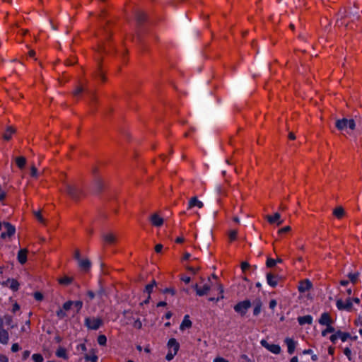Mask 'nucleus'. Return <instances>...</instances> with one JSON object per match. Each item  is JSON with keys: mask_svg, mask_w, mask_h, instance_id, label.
I'll use <instances>...</instances> for the list:
<instances>
[{"mask_svg": "<svg viewBox=\"0 0 362 362\" xmlns=\"http://www.w3.org/2000/svg\"><path fill=\"white\" fill-rule=\"evenodd\" d=\"M105 16H106V12L105 11H103L100 15V18L101 20L105 21L106 25L103 28V31L105 33L104 34H105V37L106 42H103L102 45H100L99 46L98 52L100 54V53H109L110 51L117 52L115 49V47L109 42V37L110 36V30L108 28L109 24H110V21H108V20L106 21Z\"/></svg>", "mask_w": 362, "mask_h": 362, "instance_id": "obj_1", "label": "nucleus"}, {"mask_svg": "<svg viewBox=\"0 0 362 362\" xmlns=\"http://www.w3.org/2000/svg\"><path fill=\"white\" fill-rule=\"evenodd\" d=\"M336 127L341 131L346 130L349 128L351 130H354L356 127L355 121L353 119H347L346 118L338 119L336 121Z\"/></svg>", "mask_w": 362, "mask_h": 362, "instance_id": "obj_2", "label": "nucleus"}, {"mask_svg": "<svg viewBox=\"0 0 362 362\" xmlns=\"http://www.w3.org/2000/svg\"><path fill=\"white\" fill-rule=\"evenodd\" d=\"M103 321L98 317H86L84 320V325L89 329L97 330L102 326Z\"/></svg>", "mask_w": 362, "mask_h": 362, "instance_id": "obj_3", "label": "nucleus"}, {"mask_svg": "<svg viewBox=\"0 0 362 362\" xmlns=\"http://www.w3.org/2000/svg\"><path fill=\"white\" fill-rule=\"evenodd\" d=\"M66 192L75 200L78 199L83 194L82 190L78 187L69 184L66 185Z\"/></svg>", "mask_w": 362, "mask_h": 362, "instance_id": "obj_4", "label": "nucleus"}, {"mask_svg": "<svg viewBox=\"0 0 362 362\" xmlns=\"http://www.w3.org/2000/svg\"><path fill=\"white\" fill-rule=\"evenodd\" d=\"M83 93H86L88 95L91 100H94L93 93L89 89L84 88L82 85L77 86L73 91L72 94L74 98L78 99Z\"/></svg>", "mask_w": 362, "mask_h": 362, "instance_id": "obj_5", "label": "nucleus"}, {"mask_svg": "<svg viewBox=\"0 0 362 362\" xmlns=\"http://www.w3.org/2000/svg\"><path fill=\"white\" fill-rule=\"evenodd\" d=\"M337 308L340 310L351 311L353 308V303L351 298H347L345 301L339 299L336 303Z\"/></svg>", "mask_w": 362, "mask_h": 362, "instance_id": "obj_6", "label": "nucleus"}, {"mask_svg": "<svg viewBox=\"0 0 362 362\" xmlns=\"http://www.w3.org/2000/svg\"><path fill=\"white\" fill-rule=\"evenodd\" d=\"M251 306V303L248 300H245L241 302H239L234 306V310L235 312L240 313L242 315H244L248 308Z\"/></svg>", "mask_w": 362, "mask_h": 362, "instance_id": "obj_7", "label": "nucleus"}, {"mask_svg": "<svg viewBox=\"0 0 362 362\" xmlns=\"http://www.w3.org/2000/svg\"><path fill=\"white\" fill-rule=\"evenodd\" d=\"M4 231L1 233V238L3 239H5L6 238H10L13 235H14L16 229L13 226H12L11 223L5 222L4 223Z\"/></svg>", "mask_w": 362, "mask_h": 362, "instance_id": "obj_8", "label": "nucleus"}, {"mask_svg": "<svg viewBox=\"0 0 362 362\" xmlns=\"http://www.w3.org/2000/svg\"><path fill=\"white\" fill-rule=\"evenodd\" d=\"M261 345L267 349L268 351H271L273 354H279L281 352V347L279 345L269 344L266 340L262 339L260 341Z\"/></svg>", "mask_w": 362, "mask_h": 362, "instance_id": "obj_9", "label": "nucleus"}, {"mask_svg": "<svg viewBox=\"0 0 362 362\" xmlns=\"http://www.w3.org/2000/svg\"><path fill=\"white\" fill-rule=\"evenodd\" d=\"M9 340V334L7 330L4 328L3 319L0 317V343L7 344Z\"/></svg>", "mask_w": 362, "mask_h": 362, "instance_id": "obj_10", "label": "nucleus"}, {"mask_svg": "<svg viewBox=\"0 0 362 362\" xmlns=\"http://www.w3.org/2000/svg\"><path fill=\"white\" fill-rule=\"evenodd\" d=\"M318 322L321 325L325 326L331 325L333 323V320L328 313H322Z\"/></svg>", "mask_w": 362, "mask_h": 362, "instance_id": "obj_11", "label": "nucleus"}, {"mask_svg": "<svg viewBox=\"0 0 362 362\" xmlns=\"http://www.w3.org/2000/svg\"><path fill=\"white\" fill-rule=\"evenodd\" d=\"M279 280H280V278L279 277L278 275H275L272 273H268L267 274V284L273 288H274L277 286Z\"/></svg>", "mask_w": 362, "mask_h": 362, "instance_id": "obj_12", "label": "nucleus"}, {"mask_svg": "<svg viewBox=\"0 0 362 362\" xmlns=\"http://www.w3.org/2000/svg\"><path fill=\"white\" fill-rule=\"evenodd\" d=\"M281 215L279 213L276 212L273 216L267 215V219L268 222L271 224L276 223L277 226H280L282 224L283 221L280 220Z\"/></svg>", "mask_w": 362, "mask_h": 362, "instance_id": "obj_13", "label": "nucleus"}, {"mask_svg": "<svg viewBox=\"0 0 362 362\" xmlns=\"http://www.w3.org/2000/svg\"><path fill=\"white\" fill-rule=\"evenodd\" d=\"M203 203L201 201H199L197 197H193L189 201L187 209H191L195 206L201 209L203 207Z\"/></svg>", "mask_w": 362, "mask_h": 362, "instance_id": "obj_14", "label": "nucleus"}, {"mask_svg": "<svg viewBox=\"0 0 362 362\" xmlns=\"http://www.w3.org/2000/svg\"><path fill=\"white\" fill-rule=\"evenodd\" d=\"M284 342L287 345L288 353L289 354H293L297 344L296 341L291 338H286Z\"/></svg>", "mask_w": 362, "mask_h": 362, "instance_id": "obj_15", "label": "nucleus"}, {"mask_svg": "<svg viewBox=\"0 0 362 362\" xmlns=\"http://www.w3.org/2000/svg\"><path fill=\"white\" fill-rule=\"evenodd\" d=\"M312 286V284L308 280H304L300 282L298 286V291L300 293H305L308 291Z\"/></svg>", "mask_w": 362, "mask_h": 362, "instance_id": "obj_16", "label": "nucleus"}, {"mask_svg": "<svg viewBox=\"0 0 362 362\" xmlns=\"http://www.w3.org/2000/svg\"><path fill=\"white\" fill-rule=\"evenodd\" d=\"M192 321L189 320V317L188 315H186L185 317H184V319L180 326V329L181 331H184L185 329H189L192 327Z\"/></svg>", "mask_w": 362, "mask_h": 362, "instance_id": "obj_17", "label": "nucleus"}, {"mask_svg": "<svg viewBox=\"0 0 362 362\" xmlns=\"http://www.w3.org/2000/svg\"><path fill=\"white\" fill-rule=\"evenodd\" d=\"M27 254H28V250L26 249H21L18 251L17 258H18V261L21 264H23L26 262Z\"/></svg>", "mask_w": 362, "mask_h": 362, "instance_id": "obj_18", "label": "nucleus"}, {"mask_svg": "<svg viewBox=\"0 0 362 362\" xmlns=\"http://www.w3.org/2000/svg\"><path fill=\"white\" fill-rule=\"evenodd\" d=\"M151 221L153 226L157 227L161 226L163 223V219L156 214L151 216Z\"/></svg>", "mask_w": 362, "mask_h": 362, "instance_id": "obj_19", "label": "nucleus"}, {"mask_svg": "<svg viewBox=\"0 0 362 362\" xmlns=\"http://www.w3.org/2000/svg\"><path fill=\"white\" fill-rule=\"evenodd\" d=\"M298 322L300 325H303L305 324L311 325L313 322V317L309 315L302 316V317H298Z\"/></svg>", "mask_w": 362, "mask_h": 362, "instance_id": "obj_20", "label": "nucleus"}, {"mask_svg": "<svg viewBox=\"0 0 362 362\" xmlns=\"http://www.w3.org/2000/svg\"><path fill=\"white\" fill-rule=\"evenodd\" d=\"M78 264H79L80 268L85 272L88 271L91 266V263H90V260H88V259H80L78 261Z\"/></svg>", "mask_w": 362, "mask_h": 362, "instance_id": "obj_21", "label": "nucleus"}, {"mask_svg": "<svg viewBox=\"0 0 362 362\" xmlns=\"http://www.w3.org/2000/svg\"><path fill=\"white\" fill-rule=\"evenodd\" d=\"M103 238L104 242L109 245H113L116 243V237L112 233L103 235Z\"/></svg>", "mask_w": 362, "mask_h": 362, "instance_id": "obj_22", "label": "nucleus"}, {"mask_svg": "<svg viewBox=\"0 0 362 362\" xmlns=\"http://www.w3.org/2000/svg\"><path fill=\"white\" fill-rule=\"evenodd\" d=\"M168 346L170 349H173L175 354H177L180 347L179 343L175 339L172 338L168 341Z\"/></svg>", "mask_w": 362, "mask_h": 362, "instance_id": "obj_23", "label": "nucleus"}, {"mask_svg": "<svg viewBox=\"0 0 362 362\" xmlns=\"http://www.w3.org/2000/svg\"><path fill=\"white\" fill-rule=\"evenodd\" d=\"M16 130L12 127H8L6 130L3 134V138L6 141L11 139L12 135L15 133Z\"/></svg>", "mask_w": 362, "mask_h": 362, "instance_id": "obj_24", "label": "nucleus"}, {"mask_svg": "<svg viewBox=\"0 0 362 362\" xmlns=\"http://www.w3.org/2000/svg\"><path fill=\"white\" fill-rule=\"evenodd\" d=\"M344 210L341 206H338L335 208L333 211V214L338 219H341L344 215Z\"/></svg>", "mask_w": 362, "mask_h": 362, "instance_id": "obj_25", "label": "nucleus"}, {"mask_svg": "<svg viewBox=\"0 0 362 362\" xmlns=\"http://www.w3.org/2000/svg\"><path fill=\"white\" fill-rule=\"evenodd\" d=\"M136 18L139 23H143L146 20V15L141 11H138L136 13Z\"/></svg>", "mask_w": 362, "mask_h": 362, "instance_id": "obj_26", "label": "nucleus"}, {"mask_svg": "<svg viewBox=\"0 0 362 362\" xmlns=\"http://www.w3.org/2000/svg\"><path fill=\"white\" fill-rule=\"evenodd\" d=\"M3 319V322H5L6 325L9 326L11 329H13L16 325H13V317L9 315H5Z\"/></svg>", "mask_w": 362, "mask_h": 362, "instance_id": "obj_27", "label": "nucleus"}, {"mask_svg": "<svg viewBox=\"0 0 362 362\" xmlns=\"http://www.w3.org/2000/svg\"><path fill=\"white\" fill-rule=\"evenodd\" d=\"M7 285L13 291H17L19 287V284L16 279H8Z\"/></svg>", "mask_w": 362, "mask_h": 362, "instance_id": "obj_28", "label": "nucleus"}, {"mask_svg": "<svg viewBox=\"0 0 362 362\" xmlns=\"http://www.w3.org/2000/svg\"><path fill=\"white\" fill-rule=\"evenodd\" d=\"M210 290V286L209 284H204L202 288L198 290V296H203L206 295Z\"/></svg>", "mask_w": 362, "mask_h": 362, "instance_id": "obj_29", "label": "nucleus"}, {"mask_svg": "<svg viewBox=\"0 0 362 362\" xmlns=\"http://www.w3.org/2000/svg\"><path fill=\"white\" fill-rule=\"evenodd\" d=\"M94 77H95L96 78L101 79L103 81H105V75L101 69L100 64H98V70L94 74Z\"/></svg>", "mask_w": 362, "mask_h": 362, "instance_id": "obj_30", "label": "nucleus"}, {"mask_svg": "<svg viewBox=\"0 0 362 362\" xmlns=\"http://www.w3.org/2000/svg\"><path fill=\"white\" fill-rule=\"evenodd\" d=\"M16 163L18 167L21 169L23 168L26 163V159L25 157L20 156L16 158Z\"/></svg>", "mask_w": 362, "mask_h": 362, "instance_id": "obj_31", "label": "nucleus"}, {"mask_svg": "<svg viewBox=\"0 0 362 362\" xmlns=\"http://www.w3.org/2000/svg\"><path fill=\"white\" fill-rule=\"evenodd\" d=\"M56 355H57V356H58L59 358H63L64 359H66L68 358L66 349L64 348H62V347H59L57 350Z\"/></svg>", "mask_w": 362, "mask_h": 362, "instance_id": "obj_32", "label": "nucleus"}, {"mask_svg": "<svg viewBox=\"0 0 362 362\" xmlns=\"http://www.w3.org/2000/svg\"><path fill=\"white\" fill-rule=\"evenodd\" d=\"M358 276H359V273L358 272H356V273H349V275H348V277L350 280V281L353 284H356L358 280Z\"/></svg>", "mask_w": 362, "mask_h": 362, "instance_id": "obj_33", "label": "nucleus"}, {"mask_svg": "<svg viewBox=\"0 0 362 362\" xmlns=\"http://www.w3.org/2000/svg\"><path fill=\"white\" fill-rule=\"evenodd\" d=\"M72 281L73 278L69 276H64L59 280V284L65 286L70 284L72 282Z\"/></svg>", "mask_w": 362, "mask_h": 362, "instance_id": "obj_34", "label": "nucleus"}, {"mask_svg": "<svg viewBox=\"0 0 362 362\" xmlns=\"http://www.w3.org/2000/svg\"><path fill=\"white\" fill-rule=\"evenodd\" d=\"M156 281H153V282L151 284H149L146 286L144 292L145 293H147V295H150L151 296V292L153 291V286H156Z\"/></svg>", "mask_w": 362, "mask_h": 362, "instance_id": "obj_35", "label": "nucleus"}, {"mask_svg": "<svg viewBox=\"0 0 362 362\" xmlns=\"http://www.w3.org/2000/svg\"><path fill=\"white\" fill-rule=\"evenodd\" d=\"M338 338H340L342 341H346L350 337L349 333L342 332L341 331H338Z\"/></svg>", "mask_w": 362, "mask_h": 362, "instance_id": "obj_36", "label": "nucleus"}, {"mask_svg": "<svg viewBox=\"0 0 362 362\" xmlns=\"http://www.w3.org/2000/svg\"><path fill=\"white\" fill-rule=\"evenodd\" d=\"M33 214H34L35 218L37 219V221L40 223H41L42 224H45L46 221H45V218L42 217L41 212L40 211H33Z\"/></svg>", "mask_w": 362, "mask_h": 362, "instance_id": "obj_37", "label": "nucleus"}, {"mask_svg": "<svg viewBox=\"0 0 362 362\" xmlns=\"http://www.w3.org/2000/svg\"><path fill=\"white\" fill-rule=\"evenodd\" d=\"M335 329L331 325H327V328L322 332V335L323 337H325L328 333H333L334 332Z\"/></svg>", "mask_w": 362, "mask_h": 362, "instance_id": "obj_38", "label": "nucleus"}, {"mask_svg": "<svg viewBox=\"0 0 362 362\" xmlns=\"http://www.w3.org/2000/svg\"><path fill=\"white\" fill-rule=\"evenodd\" d=\"M95 185H96V187H97V189L100 192L102 190L103 187V181L101 178L100 177H97L95 179Z\"/></svg>", "mask_w": 362, "mask_h": 362, "instance_id": "obj_39", "label": "nucleus"}, {"mask_svg": "<svg viewBox=\"0 0 362 362\" xmlns=\"http://www.w3.org/2000/svg\"><path fill=\"white\" fill-rule=\"evenodd\" d=\"M106 342H107V337L103 335V334H101V335H99L98 337V343L101 345V346H104L106 344Z\"/></svg>", "mask_w": 362, "mask_h": 362, "instance_id": "obj_40", "label": "nucleus"}, {"mask_svg": "<svg viewBox=\"0 0 362 362\" xmlns=\"http://www.w3.org/2000/svg\"><path fill=\"white\" fill-rule=\"evenodd\" d=\"M32 358L35 362H42L44 361L43 356L40 354H34Z\"/></svg>", "mask_w": 362, "mask_h": 362, "instance_id": "obj_41", "label": "nucleus"}, {"mask_svg": "<svg viewBox=\"0 0 362 362\" xmlns=\"http://www.w3.org/2000/svg\"><path fill=\"white\" fill-rule=\"evenodd\" d=\"M85 359L86 361H90V362H97L98 356L95 354H93V355L86 354L85 356Z\"/></svg>", "mask_w": 362, "mask_h": 362, "instance_id": "obj_42", "label": "nucleus"}, {"mask_svg": "<svg viewBox=\"0 0 362 362\" xmlns=\"http://www.w3.org/2000/svg\"><path fill=\"white\" fill-rule=\"evenodd\" d=\"M73 305L76 308V313H78L79 311L81 310V309L82 308L83 302L81 300H77V301L74 302Z\"/></svg>", "mask_w": 362, "mask_h": 362, "instance_id": "obj_43", "label": "nucleus"}, {"mask_svg": "<svg viewBox=\"0 0 362 362\" xmlns=\"http://www.w3.org/2000/svg\"><path fill=\"white\" fill-rule=\"evenodd\" d=\"M238 235V231L236 230H233L229 233V239L230 241H233L236 239Z\"/></svg>", "mask_w": 362, "mask_h": 362, "instance_id": "obj_44", "label": "nucleus"}, {"mask_svg": "<svg viewBox=\"0 0 362 362\" xmlns=\"http://www.w3.org/2000/svg\"><path fill=\"white\" fill-rule=\"evenodd\" d=\"M73 304H74V301H71V300L66 301L63 305V309L64 310H69L71 309Z\"/></svg>", "mask_w": 362, "mask_h": 362, "instance_id": "obj_45", "label": "nucleus"}, {"mask_svg": "<svg viewBox=\"0 0 362 362\" xmlns=\"http://www.w3.org/2000/svg\"><path fill=\"white\" fill-rule=\"evenodd\" d=\"M260 310H261V303H259L255 305V307L253 310V315L255 316L258 315L260 313Z\"/></svg>", "mask_w": 362, "mask_h": 362, "instance_id": "obj_46", "label": "nucleus"}, {"mask_svg": "<svg viewBox=\"0 0 362 362\" xmlns=\"http://www.w3.org/2000/svg\"><path fill=\"white\" fill-rule=\"evenodd\" d=\"M276 265V260L272 258H269L267 260V266L268 267H273Z\"/></svg>", "mask_w": 362, "mask_h": 362, "instance_id": "obj_47", "label": "nucleus"}, {"mask_svg": "<svg viewBox=\"0 0 362 362\" xmlns=\"http://www.w3.org/2000/svg\"><path fill=\"white\" fill-rule=\"evenodd\" d=\"M57 315L62 319L64 318V317H66V313L64 312V310H63L62 309H59V310L57 311Z\"/></svg>", "mask_w": 362, "mask_h": 362, "instance_id": "obj_48", "label": "nucleus"}, {"mask_svg": "<svg viewBox=\"0 0 362 362\" xmlns=\"http://www.w3.org/2000/svg\"><path fill=\"white\" fill-rule=\"evenodd\" d=\"M177 354H175V351L173 353H172L171 350L168 353V354L166 355V360L168 361H171L174 356L176 355Z\"/></svg>", "mask_w": 362, "mask_h": 362, "instance_id": "obj_49", "label": "nucleus"}, {"mask_svg": "<svg viewBox=\"0 0 362 362\" xmlns=\"http://www.w3.org/2000/svg\"><path fill=\"white\" fill-rule=\"evenodd\" d=\"M76 62V60L74 57L68 59L66 60V64L67 66H71V65L74 64Z\"/></svg>", "mask_w": 362, "mask_h": 362, "instance_id": "obj_50", "label": "nucleus"}, {"mask_svg": "<svg viewBox=\"0 0 362 362\" xmlns=\"http://www.w3.org/2000/svg\"><path fill=\"white\" fill-rule=\"evenodd\" d=\"M20 349H21V347H20V346L18 345V343H15V344H13L12 345V346H11V351H12L13 352H17V351H18Z\"/></svg>", "mask_w": 362, "mask_h": 362, "instance_id": "obj_51", "label": "nucleus"}, {"mask_svg": "<svg viewBox=\"0 0 362 362\" xmlns=\"http://www.w3.org/2000/svg\"><path fill=\"white\" fill-rule=\"evenodd\" d=\"M163 293H170L171 295L174 296L175 294V290L173 288H167L164 290Z\"/></svg>", "mask_w": 362, "mask_h": 362, "instance_id": "obj_52", "label": "nucleus"}, {"mask_svg": "<svg viewBox=\"0 0 362 362\" xmlns=\"http://www.w3.org/2000/svg\"><path fill=\"white\" fill-rule=\"evenodd\" d=\"M30 175L32 177H37V170L34 165L31 167Z\"/></svg>", "mask_w": 362, "mask_h": 362, "instance_id": "obj_53", "label": "nucleus"}, {"mask_svg": "<svg viewBox=\"0 0 362 362\" xmlns=\"http://www.w3.org/2000/svg\"><path fill=\"white\" fill-rule=\"evenodd\" d=\"M134 327L135 328H137V329H141V327H142V323L141 322V320L139 319L136 320L134 322Z\"/></svg>", "mask_w": 362, "mask_h": 362, "instance_id": "obj_54", "label": "nucleus"}, {"mask_svg": "<svg viewBox=\"0 0 362 362\" xmlns=\"http://www.w3.org/2000/svg\"><path fill=\"white\" fill-rule=\"evenodd\" d=\"M187 269L188 271L191 272L192 274H196V273H197V272L199 269V267L195 268V267H194L187 266Z\"/></svg>", "mask_w": 362, "mask_h": 362, "instance_id": "obj_55", "label": "nucleus"}, {"mask_svg": "<svg viewBox=\"0 0 362 362\" xmlns=\"http://www.w3.org/2000/svg\"><path fill=\"white\" fill-rule=\"evenodd\" d=\"M329 339L332 343L335 344L337 340L338 339V333L337 332L336 334H334L332 336H330Z\"/></svg>", "mask_w": 362, "mask_h": 362, "instance_id": "obj_56", "label": "nucleus"}, {"mask_svg": "<svg viewBox=\"0 0 362 362\" xmlns=\"http://www.w3.org/2000/svg\"><path fill=\"white\" fill-rule=\"evenodd\" d=\"M277 302L276 300L272 299L269 302V308L274 310V308L276 306Z\"/></svg>", "mask_w": 362, "mask_h": 362, "instance_id": "obj_57", "label": "nucleus"}, {"mask_svg": "<svg viewBox=\"0 0 362 362\" xmlns=\"http://www.w3.org/2000/svg\"><path fill=\"white\" fill-rule=\"evenodd\" d=\"M291 230L290 226H285L279 230V233H284Z\"/></svg>", "mask_w": 362, "mask_h": 362, "instance_id": "obj_58", "label": "nucleus"}, {"mask_svg": "<svg viewBox=\"0 0 362 362\" xmlns=\"http://www.w3.org/2000/svg\"><path fill=\"white\" fill-rule=\"evenodd\" d=\"M34 297L37 300H41L43 298L42 294L39 292L35 293Z\"/></svg>", "mask_w": 362, "mask_h": 362, "instance_id": "obj_59", "label": "nucleus"}, {"mask_svg": "<svg viewBox=\"0 0 362 362\" xmlns=\"http://www.w3.org/2000/svg\"><path fill=\"white\" fill-rule=\"evenodd\" d=\"M344 354L348 357L349 360H351L350 356L351 354V351L349 348L344 349Z\"/></svg>", "mask_w": 362, "mask_h": 362, "instance_id": "obj_60", "label": "nucleus"}, {"mask_svg": "<svg viewBox=\"0 0 362 362\" xmlns=\"http://www.w3.org/2000/svg\"><path fill=\"white\" fill-rule=\"evenodd\" d=\"M163 245L161 244H157L155 247V251L157 252V253H159L162 251L163 250Z\"/></svg>", "mask_w": 362, "mask_h": 362, "instance_id": "obj_61", "label": "nucleus"}, {"mask_svg": "<svg viewBox=\"0 0 362 362\" xmlns=\"http://www.w3.org/2000/svg\"><path fill=\"white\" fill-rule=\"evenodd\" d=\"M30 354V351H28V350L24 351L23 353V360L27 359L29 357Z\"/></svg>", "mask_w": 362, "mask_h": 362, "instance_id": "obj_62", "label": "nucleus"}, {"mask_svg": "<svg viewBox=\"0 0 362 362\" xmlns=\"http://www.w3.org/2000/svg\"><path fill=\"white\" fill-rule=\"evenodd\" d=\"M250 267V264L247 262H243L241 264V268L243 272L247 269Z\"/></svg>", "mask_w": 362, "mask_h": 362, "instance_id": "obj_63", "label": "nucleus"}, {"mask_svg": "<svg viewBox=\"0 0 362 362\" xmlns=\"http://www.w3.org/2000/svg\"><path fill=\"white\" fill-rule=\"evenodd\" d=\"M214 362H228V361L222 357H216L214 358Z\"/></svg>", "mask_w": 362, "mask_h": 362, "instance_id": "obj_64", "label": "nucleus"}]
</instances>
